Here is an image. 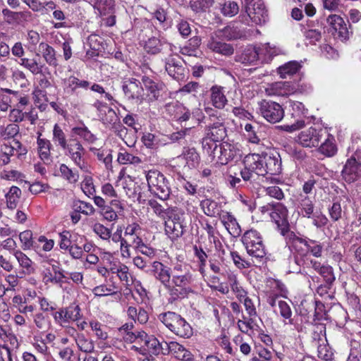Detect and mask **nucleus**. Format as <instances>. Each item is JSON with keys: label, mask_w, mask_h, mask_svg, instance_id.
<instances>
[{"label": "nucleus", "mask_w": 361, "mask_h": 361, "mask_svg": "<svg viewBox=\"0 0 361 361\" xmlns=\"http://www.w3.org/2000/svg\"><path fill=\"white\" fill-rule=\"evenodd\" d=\"M194 281V276L188 264H176L173 267L170 287L167 288L170 296L173 300L185 298L192 292L191 285Z\"/></svg>", "instance_id": "obj_1"}, {"label": "nucleus", "mask_w": 361, "mask_h": 361, "mask_svg": "<svg viewBox=\"0 0 361 361\" xmlns=\"http://www.w3.org/2000/svg\"><path fill=\"white\" fill-rule=\"evenodd\" d=\"M283 236L293 254V259H290V266H292V262L295 265V267H292L293 270L291 271L299 273L300 272L301 263H303V261L309 257L307 250V238L300 237L292 231Z\"/></svg>", "instance_id": "obj_2"}, {"label": "nucleus", "mask_w": 361, "mask_h": 361, "mask_svg": "<svg viewBox=\"0 0 361 361\" xmlns=\"http://www.w3.org/2000/svg\"><path fill=\"white\" fill-rule=\"evenodd\" d=\"M314 207V202L312 199L303 194L299 195L297 199L298 214L303 218L311 219L312 224L317 228L320 229L328 224L329 219L322 211H315Z\"/></svg>", "instance_id": "obj_3"}, {"label": "nucleus", "mask_w": 361, "mask_h": 361, "mask_svg": "<svg viewBox=\"0 0 361 361\" xmlns=\"http://www.w3.org/2000/svg\"><path fill=\"white\" fill-rule=\"evenodd\" d=\"M241 242L247 253L253 258L263 261L266 258L267 249L262 234L255 229L246 231L242 235Z\"/></svg>", "instance_id": "obj_4"}, {"label": "nucleus", "mask_w": 361, "mask_h": 361, "mask_svg": "<svg viewBox=\"0 0 361 361\" xmlns=\"http://www.w3.org/2000/svg\"><path fill=\"white\" fill-rule=\"evenodd\" d=\"M149 190L161 200L169 199L171 194L169 183L163 173L157 170L145 172Z\"/></svg>", "instance_id": "obj_5"}, {"label": "nucleus", "mask_w": 361, "mask_h": 361, "mask_svg": "<svg viewBox=\"0 0 361 361\" xmlns=\"http://www.w3.org/2000/svg\"><path fill=\"white\" fill-rule=\"evenodd\" d=\"M204 152L212 162L218 165H225L234 157L232 146L228 142H212L208 146H202Z\"/></svg>", "instance_id": "obj_6"}, {"label": "nucleus", "mask_w": 361, "mask_h": 361, "mask_svg": "<svg viewBox=\"0 0 361 361\" xmlns=\"http://www.w3.org/2000/svg\"><path fill=\"white\" fill-rule=\"evenodd\" d=\"M210 123L205 127L202 146H208L212 142H221L226 135V129L222 118L211 116Z\"/></svg>", "instance_id": "obj_7"}, {"label": "nucleus", "mask_w": 361, "mask_h": 361, "mask_svg": "<svg viewBox=\"0 0 361 361\" xmlns=\"http://www.w3.org/2000/svg\"><path fill=\"white\" fill-rule=\"evenodd\" d=\"M263 209L270 211V217L277 226V228L281 235H284L291 231L288 221V211L285 205L280 202H273L268 204L266 207H264Z\"/></svg>", "instance_id": "obj_8"}, {"label": "nucleus", "mask_w": 361, "mask_h": 361, "mask_svg": "<svg viewBox=\"0 0 361 361\" xmlns=\"http://www.w3.org/2000/svg\"><path fill=\"white\" fill-rule=\"evenodd\" d=\"M245 167L240 171V176L245 182L255 183L262 177V165L259 154H250L244 159Z\"/></svg>", "instance_id": "obj_9"}, {"label": "nucleus", "mask_w": 361, "mask_h": 361, "mask_svg": "<svg viewBox=\"0 0 361 361\" xmlns=\"http://www.w3.org/2000/svg\"><path fill=\"white\" fill-rule=\"evenodd\" d=\"M95 13L102 18L106 27L116 24V3L115 0H98L91 5Z\"/></svg>", "instance_id": "obj_10"}, {"label": "nucleus", "mask_w": 361, "mask_h": 361, "mask_svg": "<svg viewBox=\"0 0 361 361\" xmlns=\"http://www.w3.org/2000/svg\"><path fill=\"white\" fill-rule=\"evenodd\" d=\"M65 154L82 171H89V165L85 161L84 156L85 149L77 139H70L68 142L62 148Z\"/></svg>", "instance_id": "obj_11"}, {"label": "nucleus", "mask_w": 361, "mask_h": 361, "mask_svg": "<svg viewBox=\"0 0 361 361\" xmlns=\"http://www.w3.org/2000/svg\"><path fill=\"white\" fill-rule=\"evenodd\" d=\"M258 113L268 122H280L285 115L282 106L271 100L262 99L258 102Z\"/></svg>", "instance_id": "obj_12"}, {"label": "nucleus", "mask_w": 361, "mask_h": 361, "mask_svg": "<svg viewBox=\"0 0 361 361\" xmlns=\"http://www.w3.org/2000/svg\"><path fill=\"white\" fill-rule=\"evenodd\" d=\"M276 51L274 50L269 43H266L262 45V47H255L249 45L246 47L242 53L237 57V61L244 64H253L256 62L261 54H267L271 56L275 54Z\"/></svg>", "instance_id": "obj_13"}, {"label": "nucleus", "mask_w": 361, "mask_h": 361, "mask_svg": "<svg viewBox=\"0 0 361 361\" xmlns=\"http://www.w3.org/2000/svg\"><path fill=\"white\" fill-rule=\"evenodd\" d=\"M52 317L56 324L61 327H68L71 322H78L82 318L81 309L78 305L61 307L52 313Z\"/></svg>", "instance_id": "obj_14"}, {"label": "nucleus", "mask_w": 361, "mask_h": 361, "mask_svg": "<svg viewBox=\"0 0 361 361\" xmlns=\"http://www.w3.org/2000/svg\"><path fill=\"white\" fill-rule=\"evenodd\" d=\"M290 115L295 119L291 125L284 126L283 128L287 132H293L305 126V118L308 117V109L305 105L298 101H290Z\"/></svg>", "instance_id": "obj_15"}, {"label": "nucleus", "mask_w": 361, "mask_h": 361, "mask_svg": "<svg viewBox=\"0 0 361 361\" xmlns=\"http://www.w3.org/2000/svg\"><path fill=\"white\" fill-rule=\"evenodd\" d=\"M326 134V131L322 128L310 127L299 133L297 141L305 147H317Z\"/></svg>", "instance_id": "obj_16"}, {"label": "nucleus", "mask_w": 361, "mask_h": 361, "mask_svg": "<svg viewBox=\"0 0 361 361\" xmlns=\"http://www.w3.org/2000/svg\"><path fill=\"white\" fill-rule=\"evenodd\" d=\"M224 36L218 30L212 32L208 39L207 47L212 51L224 56H231L234 49L231 44L224 42Z\"/></svg>", "instance_id": "obj_17"}, {"label": "nucleus", "mask_w": 361, "mask_h": 361, "mask_svg": "<svg viewBox=\"0 0 361 361\" xmlns=\"http://www.w3.org/2000/svg\"><path fill=\"white\" fill-rule=\"evenodd\" d=\"M246 13L256 24L264 23L268 20V11L262 0H245Z\"/></svg>", "instance_id": "obj_18"}, {"label": "nucleus", "mask_w": 361, "mask_h": 361, "mask_svg": "<svg viewBox=\"0 0 361 361\" xmlns=\"http://www.w3.org/2000/svg\"><path fill=\"white\" fill-rule=\"evenodd\" d=\"M262 165V177L267 174L277 175L282 171L281 159L278 153H269L259 155Z\"/></svg>", "instance_id": "obj_19"}, {"label": "nucleus", "mask_w": 361, "mask_h": 361, "mask_svg": "<svg viewBox=\"0 0 361 361\" xmlns=\"http://www.w3.org/2000/svg\"><path fill=\"white\" fill-rule=\"evenodd\" d=\"M165 233L171 240L181 237L185 231L183 220L178 214L171 215L165 220Z\"/></svg>", "instance_id": "obj_20"}, {"label": "nucleus", "mask_w": 361, "mask_h": 361, "mask_svg": "<svg viewBox=\"0 0 361 361\" xmlns=\"http://www.w3.org/2000/svg\"><path fill=\"white\" fill-rule=\"evenodd\" d=\"M165 70L172 78L183 80L185 76V68L178 56H169L165 59Z\"/></svg>", "instance_id": "obj_21"}, {"label": "nucleus", "mask_w": 361, "mask_h": 361, "mask_svg": "<svg viewBox=\"0 0 361 361\" xmlns=\"http://www.w3.org/2000/svg\"><path fill=\"white\" fill-rule=\"evenodd\" d=\"M152 274L166 290L170 287L173 269L161 262L155 261L152 264Z\"/></svg>", "instance_id": "obj_22"}, {"label": "nucleus", "mask_w": 361, "mask_h": 361, "mask_svg": "<svg viewBox=\"0 0 361 361\" xmlns=\"http://www.w3.org/2000/svg\"><path fill=\"white\" fill-rule=\"evenodd\" d=\"M125 204L119 199L111 200L99 214L108 221H116L124 214Z\"/></svg>", "instance_id": "obj_23"}, {"label": "nucleus", "mask_w": 361, "mask_h": 361, "mask_svg": "<svg viewBox=\"0 0 361 361\" xmlns=\"http://www.w3.org/2000/svg\"><path fill=\"white\" fill-rule=\"evenodd\" d=\"M142 82L147 92V96L149 102L158 100L161 97L162 92L165 89V85L163 82L147 75L142 76Z\"/></svg>", "instance_id": "obj_24"}, {"label": "nucleus", "mask_w": 361, "mask_h": 361, "mask_svg": "<svg viewBox=\"0 0 361 361\" xmlns=\"http://www.w3.org/2000/svg\"><path fill=\"white\" fill-rule=\"evenodd\" d=\"M123 90L128 99H136L140 103L142 102L144 89L138 80L131 78L126 81L123 85Z\"/></svg>", "instance_id": "obj_25"}, {"label": "nucleus", "mask_w": 361, "mask_h": 361, "mask_svg": "<svg viewBox=\"0 0 361 361\" xmlns=\"http://www.w3.org/2000/svg\"><path fill=\"white\" fill-rule=\"evenodd\" d=\"M327 23L334 30L333 35L341 40H345L349 37V31L343 19L336 14H331L327 18Z\"/></svg>", "instance_id": "obj_26"}, {"label": "nucleus", "mask_w": 361, "mask_h": 361, "mask_svg": "<svg viewBox=\"0 0 361 361\" xmlns=\"http://www.w3.org/2000/svg\"><path fill=\"white\" fill-rule=\"evenodd\" d=\"M341 173L346 182L353 183L361 176V164L351 157L347 160Z\"/></svg>", "instance_id": "obj_27"}, {"label": "nucleus", "mask_w": 361, "mask_h": 361, "mask_svg": "<svg viewBox=\"0 0 361 361\" xmlns=\"http://www.w3.org/2000/svg\"><path fill=\"white\" fill-rule=\"evenodd\" d=\"M140 338V341L147 347L149 353L154 355H159L160 354L166 355L164 353L166 348L165 343H168L167 342H161L154 336L148 335L146 332L145 334H141Z\"/></svg>", "instance_id": "obj_28"}, {"label": "nucleus", "mask_w": 361, "mask_h": 361, "mask_svg": "<svg viewBox=\"0 0 361 361\" xmlns=\"http://www.w3.org/2000/svg\"><path fill=\"white\" fill-rule=\"evenodd\" d=\"M165 354L171 353L178 360L184 361H191L193 358V355L187 350L184 346L177 342H170L165 343Z\"/></svg>", "instance_id": "obj_29"}, {"label": "nucleus", "mask_w": 361, "mask_h": 361, "mask_svg": "<svg viewBox=\"0 0 361 361\" xmlns=\"http://www.w3.org/2000/svg\"><path fill=\"white\" fill-rule=\"evenodd\" d=\"M219 219L231 235L237 237L240 235V226L231 212L221 211V214H219Z\"/></svg>", "instance_id": "obj_30"}, {"label": "nucleus", "mask_w": 361, "mask_h": 361, "mask_svg": "<svg viewBox=\"0 0 361 361\" xmlns=\"http://www.w3.org/2000/svg\"><path fill=\"white\" fill-rule=\"evenodd\" d=\"M63 90L66 93L73 94L78 88L87 90L90 82L87 80H80L75 76L71 75L63 80Z\"/></svg>", "instance_id": "obj_31"}, {"label": "nucleus", "mask_w": 361, "mask_h": 361, "mask_svg": "<svg viewBox=\"0 0 361 361\" xmlns=\"http://www.w3.org/2000/svg\"><path fill=\"white\" fill-rule=\"evenodd\" d=\"M12 255L17 260L19 267L23 269V274L30 275L35 272L34 262L20 250H14Z\"/></svg>", "instance_id": "obj_32"}, {"label": "nucleus", "mask_w": 361, "mask_h": 361, "mask_svg": "<svg viewBox=\"0 0 361 361\" xmlns=\"http://www.w3.org/2000/svg\"><path fill=\"white\" fill-rule=\"evenodd\" d=\"M20 64L34 75L44 76L45 73H49L48 68L44 63H38L35 59L22 58Z\"/></svg>", "instance_id": "obj_33"}, {"label": "nucleus", "mask_w": 361, "mask_h": 361, "mask_svg": "<svg viewBox=\"0 0 361 361\" xmlns=\"http://www.w3.org/2000/svg\"><path fill=\"white\" fill-rule=\"evenodd\" d=\"M211 102L212 105L217 109H221L226 104L228 100L224 94V88L221 86L214 85L210 89Z\"/></svg>", "instance_id": "obj_34"}, {"label": "nucleus", "mask_w": 361, "mask_h": 361, "mask_svg": "<svg viewBox=\"0 0 361 361\" xmlns=\"http://www.w3.org/2000/svg\"><path fill=\"white\" fill-rule=\"evenodd\" d=\"M39 51L46 63L50 66L56 67L59 65L55 49L49 44L41 42L39 44Z\"/></svg>", "instance_id": "obj_35"}, {"label": "nucleus", "mask_w": 361, "mask_h": 361, "mask_svg": "<svg viewBox=\"0 0 361 361\" xmlns=\"http://www.w3.org/2000/svg\"><path fill=\"white\" fill-rule=\"evenodd\" d=\"M74 341L78 350L85 353H92L94 351V344L92 339L88 338L84 334H76Z\"/></svg>", "instance_id": "obj_36"}, {"label": "nucleus", "mask_w": 361, "mask_h": 361, "mask_svg": "<svg viewBox=\"0 0 361 361\" xmlns=\"http://www.w3.org/2000/svg\"><path fill=\"white\" fill-rule=\"evenodd\" d=\"M200 207L204 214L210 217L219 216L221 213L220 204L212 199L202 200Z\"/></svg>", "instance_id": "obj_37"}, {"label": "nucleus", "mask_w": 361, "mask_h": 361, "mask_svg": "<svg viewBox=\"0 0 361 361\" xmlns=\"http://www.w3.org/2000/svg\"><path fill=\"white\" fill-rule=\"evenodd\" d=\"M42 135L41 133H39L37 144V149H38V154L40 157V159L44 162H48L51 160L50 155H51V149L52 148V145L50 142V140L46 139V138H41L40 136Z\"/></svg>", "instance_id": "obj_38"}, {"label": "nucleus", "mask_w": 361, "mask_h": 361, "mask_svg": "<svg viewBox=\"0 0 361 361\" xmlns=\"http://www.w3.org/2000/svg\"><path fill=\"white\" fill-rule=\"evenodd\" d=\"M226 39H240L245 37V32L235 23H231L223 29L217 30Z\"/></svg>", "instance_id": "obj_39"}, {"label": "nucleus", "mask_w": 361, "mask_h": 361, "mask_svg": "<svg viewBox=\"0 0 361 361\" xmlns=\"http://www.w3.org/2000/svg\"><path fill=\"white\" fill-rule=\"evenodd\" d=\"M266 92L269 96L288 95L289 94L288 85L285 82L271 83L266 88Z\"/></svg>", "instance_id": "obj_40"}, {"label": "nucleus", "mask_w": 361, "mask_h": 361, "mask_svg": "<svg viewBox=\"0 0 361 361\" xmlns=\"http://www.w3.org/2000/svg\"><path fill=\"white\" fill-rule=\"evenodd\" d=\"M119 292L118 286L113 284H102L92 289V293L97 297L114 295Z\"/></svg>", "instance_id": "obj_41"}, {"label": "nucleus", "mask_w": 361, "mask_h": 361, "mask_svg": "<svg viewBox=\"0 0 361 361\" xmlns=\"http://www.w3.org/2000/svg\"><path fill=\"white\" fill-rule=\"evenodd\" d=\"M301 68L298 61H289L278 68V73L281 78H286L288 76L295 74Z\"/></svg>", "instance_id": "obj_42"}, {"label": "nucleus", "mask_w": 361, "mask_h": 361, "mask_svg": "<svg viewBox=\"0 0 361 361\" xmlns=\"http://www.w3.org/2000/svg\"><path fill=\"white\" fill-rule=\"evenodd\" d=\"M59 171L61 177L71 184H75L79 180L80 175L78 171L69 168L65 164L60 165Z\"/></svg>", "instance_id": "obj_43"}, {"label": "nucleus", "mask_w": 361, "mask_h": 361, "mask_svg": "<svg viewBox=\"0 0 361 361\" xmlns=\"http://www.w3.org/2000/svg\"><path fill=\"white\" fill-rule=\"evenodd\" d=\"M85 240V235H77L75 242L67 250L70 256L74 259H80L84 256L82 246L80 244L83 243Z\"/></svg>", "instance_id": "obj_44"}, {"label": "nucleus", "mask_w": 361, "mask_h": 361, "mask_svg": "<svg viewBox=\"0 0 361 361\" xmlns=\"http://www.w3.org/2000/svg\"><path fill=\"white\" fill-rule=\"evenodd\" d=\"M99 118L104 125L110 128L120 120L116 111L109 106L99 116Z\"/></svg>", "instance_id": "obj_45"}, {"label": "nucleus", "mask_w": 361, "mask_h": 361, "mask_svg": "<svg viewBox=\"0 0 361 361\" xmlns=\"http://www.w3.org/2000/svg\"><path fill=\"white\" fill-rule=\"evenodd\" d=\"M300 27L303 35L310 44H314L321 39L322 32L319 30L313 29L310 25H307V26L301 25Z\"/></svg>", "instance_id": "obj_46"}, {"label": "nucleus", "mask_w": 361, "mask_h": 361, "mask_svg": "<svg viewBox=\"0 0 361 361\" xmlns=\"http://www.w3.org/2000/svg\"><path fill=\"white\" fill-rule=\"evenodd\" d=\"M329 215L332 221H338L343 218H345L349 221L348 217L346 216L345 211L342 209L339 202H334L328 209Z\"/></svg>", "instance_id": "obj_47"}, {"label": "nucleus", "mask_w": 361, "mask_h": 361, "mask_svg": "<svg viewBox=\"0 0 361 361\" xmlns=\"http://www.w3.org/2000/svg\"><path fill=\"white\" fill-rule=\"evenodd\" d=\"M52 132V141L62 149L68 142L65 132L58 123L54 126Z\"/></svg>", "instance_id": "obj_48"}, {"label": "nucleus", "mask_w": 361, "mask_h": 361, "mask_svg": "<svg viewBox=\"0 0 361 361\" xmlns=\"http://www.w3.org/2000/svg\"><path fill=\"white\" fill-rule=\"evenodd\" d=\"M147 204L153 212L164 221L172 214V210L169 207L165 208L155 200H149Z\"/></svg>", "instance_id": "obj_49"}, {"label": "nucleus", "mask_w": 361, "mask_h": 361, "mask_svg": "<svg viewBox=\"0 0 361 361\" xmlns=\"http://www.w3.org/2000/svg\"><path fill=\"white\" fill-rule=\"evenodd\" d=\"M78 233L71 234L69 231L64 230L59 233V245L61 250L67 251L73 244Z\"/></svg>", "instance_id": "obj_50"}, {"label": "nucleus", "mask_w": 361, "mask_h": 361, "mask_svg": "<svg viewBox=\"0 0 361 361\" xmlns=\"http://www.w3.org/2000/svg\"><path fill=\"white\" fill-rule=\"evenodd\" d=\"M183 156L188 168L194 169L198 166L200 159L195 148L188 149Z\"/></svg>", "instance_id": "obj_51"}, {"label": "nucleus", "mask_w": 361, "mask_h": 361, "mask_svg": "<svg viewBox=\"0 0 361 361\" xmlns=\"http://www.w3.org/2000/svg\"><path fill=\"white\" fill-rule=\"evenodd\" d=\"M21 195V190L16 186H12L6 195V204L8 208L13 209L16 207L18 200Z\"/></svg>", "instance_id": "obj_52"}, {"label": "nucleus", "mask_w": 361, "mask_h": 361, "mask_svg": "<svg viewBox=\"0 0 361 361\" xmlns=\"http://www.w3.org/2000/svg\"><path fill=\"white\" fill-rule=\"evenodd\" d=\"M327 341H322L317 346V356L324 361H331L334 358V352L326 343Z\"/></svg>", "instance_id": "obj_53"}, {"label": "nucleus", "mask_w": 361, "mask_h": 361, "mask_svg": "<svg viewBox=\"0 0 361 361\" xmlns=\"http://www.w3.org/2000/svg\"><path fill=\"white\" fill-rule=\"evenodd\" d=\"M173 333L182 338H190L192 336L193 331L190 325L183 317L178 325L173 330Z\"/></svg>", "instance_id": "obj_54"}, {"label": "nucleus", "mask_w": 361, "mask_h": 361, "mask_svg": "<svg viewBox=\"0 0 361 361\" xmlns=\"http://www.w3.org/2000/svg\"><path fill=\"white\" fill-rule=\"evenodd\" d=\"M72 132L89 143H93L97 140L96 136L84 124L73 128Z\"/></svg>", "instance_id": "obj_55"}, {"label": "nucleus", "mask_w": 361, "mask_h": 361, "mask_svg": "<svg viewBox=\"0 0 361 361\" xmlns=\"http://www.w3.org/2000/svg\"><path fill=\"white\" fill-rule=\"evenodd\" d=\"M327 136L328 137L319 147V151L326 157H332L336 153L337 148L334 142V137L329 135Z\"/></svg>", "instance_id": "obj_56"}, {"label": "nucleus", "mask_w": 361, "mask_h": 361, "mask_svg": "<svg viewBox=\"0 0 361 361\" xmlns=\"http://www.w3.org/2000/svg\"><path fill=\"white\" fill-rule=\"evenodd\" d=\"M280 315L283 318L285 324H293V319L292 318V310L290 305L283 300L278 302Z\"/></svg>", "instance_id": "obj_57"}, {"label": "nucleus", "mask_w": 361, "mask_h": 361, "mask_svg": "<svg viewBox=\"0 0 361 361\" xmlns=\"http://www.w3.org/2000/svg\"><path fill=\"white\" fill-rule=\"evenodd\" d=\"M73 209L76 212L90 216L94 214L95 209L92 204L81 200L73 202Z\"/></svg>", "instance_id": "obj_58"}, {"label": "nucleus", "mask_w": 361, "mask_h": 361, "mask_svg": "<svg viewBox=\"0 0 361 361\" xmlns=\"http://www.w3.org/2000/svg\"><path fill=\"white\" fill-rule=\"evenodd\" d=\"M307 255L310 253L315 257H320L322 254L323 244L319 241L307 238Z\"/></svg>", "instance_id": "obj_59"}, {"label": "nucleus", "mask_w": 361, "mask_h": 361, "mask_svg": "<svg viewBox=\"0 0 361 361\" xmlns=\"http://www.w3.org/2000/svg\"><path fill=\"white\" fill-rule=\"evenodd\" d=\"M32 232L30 230H26L19 234V238L22 243V249L23 250H30L34 247V241Z\"/></svg>", "instance_id": "obj_60"}, {"label": "nucleus", "mask_w": 361, "mask_h": 361, "mask_svg": "<svg viewBox=\"0 0 361 361\" xmlns=\"http://www.w3.org/2000/svg\"><path fill=\"white\" fill-rule=\"evenodd\" d=\"M161 42L158 38L153 37L149 38L145 43V49L147 52L156 54L160 52L161 49Z\"/></svg>", "instance_id": "obj_61"}, {"label": "nucleus", "mask_w": 361, "mask_h": 361, "mask_svg": "<svg viewBox=\"0 0 361 361\" xmlns=\"http://www.w3.org/2000/svg\"><path fill=\"white\" fill-rule=\"evenodd\" d=\"M214 4V0H191L190 2L191 8L198 13L205 11Z\"/></svg>", "instance_id": "obj_62"}, {"label": "nucleus", "mask_w": 361, "mask_h": 361, "mask_svg": "<svg viewBox=\"0 0 361 361\" xmlns=\"http://www.w3.org/2000/svg\"><path fill=\"white\" fill-rule=\"evenodd\" d=\"M121 164H139L142 162L141 159L127 152H120L117 158Z\"/></svg>", "instance_id": "obj_63"}, {"label": "nucleus", "mask_w": 361, "mask_h": 361, "mask_svg": "<svg viewBox=\"0 0 361 361\" xmlns=\"http://www.w3.org/2000/svg\"><path fill=\"white\" fill-rule=\"evenodd\" d=\"M90 326L94 332L96 337L99 340H106L108 338V334L104 331V326L97 320H91L90 322Z\"/></svg>", "instance_id": "obj_64"}]
</instances>
